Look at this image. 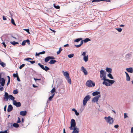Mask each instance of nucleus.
<instances>
[{
	"label": "nucleus",
	"instance_id": "46",
	"mask_svg": "<svg viewBox=\"0 0 133 133\" xmlns=\"http://www.w3.org/2000/svg\"><path fill=\"white\" fill-rule=\"evenodd\" d=\"M21 122V121L20 118H19V117H18V120L17 121V123H20Z\"/></svg>",
	"mask_w": 133,
	"mask_h": 133
},
{
	"label": "nucleus",
	"instance_id": "58",
	"mask_svg": "<svg viewBox=\"0 0 133 133\" xmlns=\"http://www.w3.org/2000/svg\"><path fill=\"white\" fill-rule=\"evenodd\" d=\"M6 105H5V106L4 107V111H5L6 110Z\"/></svg>",
	"mask_w": 133,
	"mask_h": 133
},
{
	"label": "nucleus",
	"instance_id": "1",
	"mask_svg": "<svg viewBox=\"0 0 133 133\" xmlns=\"http://www.w3.org/2000/svg\"><path fill=\"white\" fill-rule=\"evenodd\" d=\"M100 77L101 78V80H104L103 82L102 83L103 84H105H105L107 85V84L105 82V80L107 79L106 78V72L103 70H101L100 71Z\"/></svg>",
	"mask_w": 133,
	"mask_h": 133
},
{
	"label": "nucleus",
	"instance_id": "37",
	"mask_svg": "<svg viewBox=\"0 0 133 133\" xmlns=\"http://www.w3.org/2000/svg\"><path fill=\"white\" fill-rule=\"evenodd\" d=\"M13 75L14 77H16L17 78V77L18 76L17 73L16 74H14Z\"/></svg>",
	"mask_w": 133,
	"mask_h": 133
},
{
	"label": "nucleus",
	"instance_id": "51",
	"mask_svg": "<svg viewBox=\"0 0 133 133\" xmlns=\"http://www.w3.org/2000/svg\"><path fill=\"white\" fill-rule=\"evenodd\" d=\"M45 51H43L42 52H39V54H44L45 53Z\"/></svg>",
	"mask_w": 133,
	"mask_h": 133
},
{
	"label": "nucleus",
	"instance_id": "38",
	"mask_svg": "<svg viewBox=\"0 0 133 133\" xmlns=\"http://www.w3.org/2000/svg\"><path fill=\"white\" fill-rule=\"evenodd\" d=\"M25 66V64H23L22 65H21L19 67V69H21L23 67Z\"/></svg>",
	"mask_w": 133,
	"mask_h": 133
},
{
	"label": "nucleus",
	"instance_id": "49",
	"mask_svg": "<svg viewBox=\"0 0 133 133\" xmlns=\"http://www.w3.org/2000/svg\"><path fill=\"white\" fill-rule=\"evenodd\" d=\"M86 52H83L82 54V55L83 56H85L86 54Z\"/></svg>",
	"mask_w": 133,
	"mask_h": 133
},
{
	"label": "nucleus",
	"instance_id": "29",
	"mask_svg": "<svg viewBox=\"0 0 133 133\" xmlns=\"http://www.w3.org/2000/svg\"><path fill=\"white\" fill-rule=\"evenodd\" d=\"M55 95V94L54 93L52 94V95L50 96L49 98V101H51L52 100V98Z\"/></svg>",
	"mask_w": 133,
	"mask_h": 133
},
{
	"label": "nucleus",
	"instance_id": "7",
	"mask_svg": "<svg viewBox=\"0 0 133 133\" xmlns=\"http://www.w3.org/2000/svg\"><path fill=\"white\" fill-rule=\"evenodd\" d=\"M90 97L89 95L86 96L84 98L83 100V104L84 105H85L87 101L90 99Z\"/></svg>",
	"mask_w": 133,
	"mask_h": 133
},
{
	"label": "nucleus",
	"instance_id": "33",
	"mask_svg": "<svg viewBox=\"0 0 133 133\" xmlns=\"http://www.w3.org/2000/svg\"><path fill=\"white\" fill-rule=\"evenodd\" d=\"M54 6L55 8L58 9H59L60 6L59 5H56L55 4H54Z\"/></svg>",
	"mask_w": 133,
	"mask_h": 133
},
{
	"label": "nucleus",
	"instance_id": "62",
	"mask_svg": "<svg viewBox=\"0 0 133 133\" xmlns=\"http://www.w3.org/2000/svg\"><path fill=\"white\" fill-rule=\"evenodd\" d=\"M131 133H133V127H132L131 129Z\"/></svg>",
	"mask_w": 133,
	"mask_h": 133
},
{
	"label": "nucleus",
	"instance_id": "61",
	"mask_svg": "<svg viewBox=\"0 0 133 133\" xmlns=\"http://www.w3.org/2000/svg\"><path fill=\"white\" fill-rule=\"evenodd\" d=\"M69 46V45L68 44L65 45H64V47H68V46Z\"/></svg>",
	"mask_w": 133,
	"mask_h": 133
},
{
	"label": "nucleus",
	"instance_id": "36",
	"mask_svg": "<svg viewBox=\"0 0 133 133\" xmlns=\"http://www.w3.org/2000/svg\"><path fill=\"white\" fill-rule=\"evenodd\" d=\"M74 55L73 54H69L68 55V57L69 58H71L73 57Z\"/></svg>",
	"mask_w": 133,
	"mask_h": 133
},
{
	"label": "nucleus",
	"instance_id": "17",
	"mask_svg": "<svg viewBox=\"0 0 133 133\" xmlns=\"http://www.w3.org/2000/svg\"><path fill=\"white\" fill-rule=\"evenodd\" d=\"M27 112L26 111H21L20 112V114L23 116H25L26 115Z\"/></svg>",
	"mask_w": 133,
	"mask_h": 133
},
{
	"label": "nucleus",
	"instance_id": "14",
	"mask_svg": "<svg viewBox=\"0 0 133 133\" xmlns=\"http://www.w3.org/2000/svg\"><path fill=\"white\" fill-rule=\"evenodd\" d=\"M5 81L4 79L3 78L0 79V83H1V85L3 86L5 84Z\"/></svg>",
	"mask_w": 133,
	"mask_h": 133
},
{
	"label": "nucleus",
	"instance_id": "8",
	"mask_svg": "<svg viewBox=\"0 0 133 133\" xmlns=\"http://www.w3.org/2000/svg\"><path fill=\"white\" fill-rule=\"evenodd\" d=\"M38 65L42 69L46 71H47L48 70L50 69V68L48 67L45 66L44 67L43 65L41 64L40 63H39Z\"/></svg>",
	"mask_w": 133,
	"mask_h": 133
},
{
	"label": "nucleus",
	"instance_id": "23",
	"mask_svg": "<svg viewBox=\"0 0 133 133\" xmlns=\"http://www.w3.org/2000/svg\"><path fill=\"white\" fill-rule=\"evenodd\" d=\"M83 59L85 62H87L88 60V55L85 56L83 57Z\"/></svg>",
	"mask_w": 133,
	"mask_h": 133
},
{
	"label": "nucleus",
	"instance_id": "11",
	"mask_svg": "<svg viewBox=\"0 0 133 133\" xmlns=\"http://www.w3.org/2000/svg\"><path fill=\"white\" fill-rule=\"evenodd\" d=\"M81 70L84 73V74L85 75H88V72L86 70V69L84 68L83 66H82L81 67Z\"/></svg>",
	"mask_w": 133,
	"mask_h": 133
},
{
	"label": "nucleus",
	"instance_id": "35",
	"mask_svg": "<svg viewBox=\"0 0 133 133\" xmlns=\"http://www.w3.org/2000/svg\"><path fill=\"white\" fill-rule=\"evenodd\" d=\"M55 88H52V90L51 91V92L52 94H53L55 92Z\"/></svg>",
	"mask_w": 133,
	"mask_h": 133
},
{
	"label": "nucleus",
	"instance_id": "48",
	"mask_svg": "<svg viewBox=\"0 0 133 133\" xmlns=\"http://www.w3.org/2000/svg\"><path fill=\"white\" fill-rule=\"evenodd\" d=\"M128 116L127 115V114L125 113L124 114V118H126L128 117Z\"/></svg>",
	"mask_w": 133,
	"mask_h": 133
},
{
	"label": "nucleus",
	"instance_id": "10",
	"mask_svg": "<svg viewBox=\"0 0 133 133\" xmlns=\"http://www.w3.org/2000/svg\"><path fill=\"white\" fill-rule=\"evenodd\" d=\"M55 58L53 56H48L46 57L44 60V61L46 62H48L50 59H54Z\"/></svg>",
	"mask_w": 133,
	"mask_h": 133
},
{
	"label": "nucleus",
	"instance_id": "32",
	"mask_svg": "<svg viewBox=\"0 0 133 133\" xmlns=\"http://www.w3.org/2000/svg\"><path fill=\"white\" fill-rule=\"evenodd\" d=\"M108 76L111 79H113L114 78L112 75L111 74L109 73V74H108Z\"/></svg>",
	"mask_w": 133,
	"mask_h": 133
},
{
	"label": "nucleus",
	"instance_id": "47",
	"mask_svg": "<svg viewBox=\"0 0 133 133\" xmlns=\"http://www.w3.org/2000/svg\"><path fill=\"white\" fill-rule=\"evenodd\" d=\"M25 41H26V43L27 42L28 44L29 45H30V41L29 39H28L27 40H25Z\"/></svg>",
	"mask_w": 133,
	"mask_h": 133
},
{
	"label": "nucleus",
	"instance_id": "30",
	"mask_svg": "<svg viewBox=\"0 0 133 133\" xmlns=\"http://www.w3.org/2000/svg\"><path fill=\"white\" fill-rule=\"evenodd\" d=\"M90 39L89 38H87L85 39L84 40H83V41H84L85 43H86L89 41H90Z\"/></svg>",
	"mask_w": 133,
	"mask_h": 133
},
{
	"label": "nucleus",
	"instance_id": "44",
	"mask_svg": "<svg viewBox=\"0 0 133 133\" xmlns=\"http://www.w3.org/2000/svg\"><path fill=\"white\" fill-rule=\"evenodd\" d=\"M18 92L17 90H14L13 91V93L15 94H17Z\"/></svg>",
	"mask_w": 133,
	"mask_h": 133
},
{
	"label": "nucleus",
	"instance_id": "54",
	"mask_svg": "<svg viewBox=\"0 0 133 133\" xmlns=\"http://www.w3.org/2000/svg\"><path fill=\"white\" fill-rule=\"evenodd\" d=\"M114 127L116 128H117L118 127H119V126L117 124V125H115L114 126Z\"/></svg>",
	"mask_w": 133,
	"mask_h": 133
},
{
	"label": "nucleus",
	"instance_id": "55",
	"mask_svg": "<svg viewBox=\"0 0 133 133\" xmlns=\"http://www.w3.org/2000/svg\"><path fill=\"white\" fill-rule=\"evenodd\" d=\"M75 112V114L77 116H78L79 115V113L78 112H77V111H76Z\"/></svg>",
	"mask_w": 133,
	"mask_h": 133
},
{
	"label": "nucleus",
	"instance_id": "40",
	"mask_svg": "<svg viewBox=\"0 0 133 133\" xmlns=\"http://www.w3.org/2000/svg\"><path fill=\"white\" fill-rule=\"evenodd\" d=\"M116 29L119 32H121L122 31V29L121 28H116Z\"/></svg>",
	"mask_w": 133,
	"mask_h": 133
},
{
	"label": "nucleus",
	"instance_id": "50",
	"mask_svg": "<svg viewBox=\"0 0 133 133\" xmlns=\"http://www.w3.org/2000/svg\"><path fill=\"white\" fill-rule=\"evenodd\" d=\"M0 133H8L7 130H5L4 131H0Z\"/></svg>",
	"mask_w": 133,
	"mask_h": 133
},
{
	"label": "nucleus",
	"instance_id": "12",
	"mask_svg": "<svg viewBox=\"0 0 133 133\" xmlns=\"http://www.w3.org/2000/svg\"><path fill=\"white\" fill-rule=\"evenodd\" d=\"M13 104L17 107H19L21 106V103L20 102H17L16 101L14 100Z\"/></svg>",
	"mask_w": 133,
	"mask_h": 133
},
{
	"label": "nucleus",
	"instance_id": "42",
	"mask_svg": "<svg viewBox=\"0 0 133 133\" xmlns=\"http://www.w3.org/2000/svg\"><path fill=\"white\" fill-rule=\"evenodd\" d=\"M24 30L27 32L28 33L30 34L29 32V29H24Z\"/></svg>",
	"mask_w": 133,
	"mask_h": 133
},
{
	"label": "nucleus",
	"instance_id": "13",
	"mask_svg": "<svg viewBox=\"0 0 133 133\" xmlns=\"http://www.w3.org/2000/svg\"><path fill=\"white\" fill-rule=\"evenodd\" d=\"M4 96V99H6V101H8L9 96L8 93L7 92H5V93Z\"/></svg>",
	"mask_w": 133,
	"mask_h": 133
},
{
	"label": "nucleus",
	"instance_id": "16",
	"mask_svg": "<svg viewBox=\"0 0 133 133\" xmlns=\"http://www.w3.org/2000/svg\"><path fill=\"white\" fill-rule=\"evenodd\" d=\"M13 108L12 106L11 105H8V109L7 111L8 112H9L11 111L13 109Z\"/></svg>",
	"mask_w": 133,
	"mask_h": 133
},
{
	"label": "nucleus",
	"instance_id": "39",
	"mask_svg": "<svg viewBox=\"0 0 133 133\" xmlns=\"http://www.w3.org/2000/svg\"><path fill=\"white\" fill-rule=\"evenodd\" d=\"M26 43V41L25 40H24L22 42L21 45H22L24 46L25 45Z\"/></svg>",
	"mask_w": 133,
	"mask_h": 133
},
{
	"label": "nucleus",
	"instance_id": "2",
	"mask_svg": "<svg viewBox=\"0 0 133 133\" xmlns=\"http://www.w3.org/2000/svg\"><path fill=\"white\" fill-rule=\"evenodd\" d=\"M86 86L89 87H93L95 85V83L91 80L87 81L86 83Z\"/></svg>",
	"mask_w": 133,
	"mask_h": 133
},
{
	"label": "nucleus",
	"instance_id": "15",
	"mask_svg": "<svg viewBox=\"0 0 133 133\" xmlns=\"http://www.w3.org/2000/svg\"><path fill=\"white\" fill-rule=\"evenodd\" d=\"M73 131L72 132V133H78L79 132V129L77 127L73 128Z\"/></svg>",
	"mask_w": 133,
	"mask_h": 133
},
{
	"label": "nucleus",
	"instance_id": "5",
	"mask_svg": "<svg viewBox=\"0 0 133 133\" xmlns=\"http://www.w3.org/2000/svg\"><path fill=\"white\" fill-rule=\"evenodd\" d=\"M104 119H105L106 121L110 124H112L113 123L114 120L113 118L110 116L107 117H104Z\"/></svg>",
	"mask_w": 133,
	"mask_h": 133
},
{
	"label": "nucleus",
	"instance_id": "34",
	"mask_svg": "<svg viewBox=\"0 0 133 133\" xmlns=\"http://www.w3.org/2000/svg\"><path fill=\"white\" fill-rule=\"evenodd\" d=\"M11 22L14 25H16V24L14 20L12 18L11 19Z\"/></svg>",
	"mask_w": 133,
	"mask_h": 133
},
{
	"label": "nucleus",
	"instance_id": "53",
	"mask_svg": "<svg viewBox=\"0 0 133 133\" xmlns=\"http://www.w3.org/2000/svg\"><path fill=\"white\" fill-rule=\"evenodd\" d=\"M34 79L35 81H37V80L38 81L41 80V79H37V78H34Z\"/></svg>",
	"mask_w": 133,
	"mask_h": 133
},
{
	"label": "nucleus",
	"instance_id": "6",
	"mask_svg": "<svg viewBox=\"0 0 133 133\" xmlns=\"http://www.w3.org/2000/svg\"><path fill=\"white\" fill-rule=\"evenodd\" d=\"M105 82L107 84V85L105 84H105H105L106 86H108L110 85V84H112L114 83L115 82V81L113 80L106 79L105 80Z\"/></svg>",
	"mask_w": 133,
	"mask_h": 133
},
{
	"label": "nucleus",
	"instance_id": "19",
	"mask_svg": "<svg viewBox=\"0 0 133 133\" xmlns=\"http://www.w3.org/2000/svg\"><path fill=\"white\" fill-rule=\"evenodd\" d=\"M125 73L126 76V80L127 81H130V78L129 75L128 73L126 72H125Z\"/></svg>",
	"mask_w": 133,
	"mask_h": 133
},
{
	"label": "nucleus",
	"instance_id": "3",
	"mask_svg": "<svg viewBox=\"0 0 133 133\" xmlns=\"http://www.w3.org/2000/svg\"><path fill=\"white\" fill-rule=\"evenodd\" d=\"M76 127V122L75 120L73 119H71L70 122V127L69 128L71 130H73V128Z\"/></svg>",
	"mask_w": 133,
	"mask_h": 133
},
{
	"label": "nucleus",
	"instance_id": "25",
	"mask_svg": "<svg viewBox=\"0 0 133 133\" xmlns=\"http://www.w3.org/2000/svg\"><path fill=\"white\" fill-rule=\"evenodd\" d=\"M106 70L107 72H108L111 73L112 71L111 69L108 68H106Z\"/></svg>",
	"mask_w": 133,
	"mask_h": 133
},
{
	"label": "nucleus",
	"instance_id": "56",
	"mask_svg": "<svg viewBox=\"0 0 133 133\" xmlns=\"http://www.w3.org/2000/svg\"><path fill=\"white\" fill-rule=\"evenodd\" d=\"M3 19L4 20H6L7 19L4 16H3Z\"/></svg>",
	"mask_w": 133,
	"mask_h": 133
},
{
	"label": "nucleus",
	"instance_id": "59",
	"mask_svg": "<svg viewBox=\"0 0 133 133\" xmlns=\"http://www.w3.org/2000/svg\"><path fill=\"white\" fill-rule=\"evenodd\" d=\"M61 52V51L60 50H59L57 52V55L59 54Z\"/></svg>",
	"mask_w": 133,
	"mask_h": 133
},
{
	"label": "nucleus",
	"instance_id": "20",
	"mask_svg": "<svg viewBox=\"0 0 133 133\" xmlns=\"http://www.w3.org/2000/svg\"><path fill=\"white\" fill-rule=\"evenodd\" d=\"M83 43V40H82L80 43V44L78 45H75V46L77 48H79L81 46Z\"/></svg>",
	"mask_w": 133,
	"mask_h": 133
},
{
	"label": "nucleus",
	"instance_id": "60",
	"mask_svg": "<svg viewBox=\"0 0 133 133\" xmlns=\"http://www.w3.org/2000/svg\"><path fill=\"white\" fill-rule=\"evenodd\" d=\"M17 81H18L19 82V81H20V80L19 79V77H18V76L17 77Z\"/></svg>",
	"mask_w": 133,
	"mask_h": 133
},
{
	"label": "nucleus",
	"instance_id": "28",
	"mask_svg": "<svg viewBox=\"0 0 133 133\" xmlns=\"http://www.w3.org/2000/svg\"><path fill=\"white\" fill-rule=\"evenodd\" d=\"M7 77L8 78V81L7 84V85H9L10 83V78L9 76H8Z\"/></svg>",
	"mask_w": 133,
	"mask_h": 133
},
{
	"label": "nucleus",
	"instance_id": "41",
	"mask_svg": "<svg viewBox=\"0 0 133 133\" xmlns=\"http://www.w3.org/2000/svg\"><path fill=\"white\" fill-rule=\"evenodd\" d=\"M0 64L3 67L5 66V64L3 62H2L1 63H0Z\"/></svg>",
	"mask_w": 133,
	"mask_h": 133
},
{
	"label": "nucleus",
	"instance_id": "4",
	"mask_svg": "<svg viewBox=\"0 0 133 133\" xmlns=\"http://www.w3.org/2000/svg\"><path fill=\"white\" fill-rule=\"evenodd\" d=\"M63 73L64 76L65 77L66 79L68 81L70 84L71 83V80L70 78L69 74L67 72H64V71H63Z\"/></svg>",
	"mask_w": 133,
	"mask_h": 133
},
{
	"label": "nucleus",
	"instance_id": "27",
	"mask_svg": "<svg viewBox=\"0 0 133 133\" xmlns=\"http://www.w3.org/2000/svg\"><path fill=\"white\" fill-rule=\"evenodd\" d=\"M82 38H77L74 40V42H79L80 41L82 40Z\"/></svg>",
	"mask_w": 133,
	"mask_h": 133
},
{
	"label": "nucleus",
	"instance_id": "22",
	"mask_svg": "<svg viewBox=\"0 0 133 133\" xmlns=\"http://www.w3.org/2000/svg\"><path fill=\"white\" fill-rule=\"evenodd\" d=\"M57 62L55 60H51L49 62L50 64H53Z\"/></svg>",
	"mask_w": 133,
	"mask_h": 133
},
{
	"label": "nucleus",
	"instance_id": "64",
	"mask_svg": "<svg viewBox=\"0 0 133 133\" xmlns=\"http://www.w3.org/2000/svg\"><path fill=\"white\" fill-rule=\"evenodd\" d=\"M3 87H1L0 88V90L2 91H3Z\"/></svg>",
	"mask_w": 133,
	"mask_h": 133
},
{
	"label": "nucleus",
	"instance_id": "9",
	"mask_svg": "<svg viewBox=\"0 0 133 133\" xmlns=\"http://www.w3.org/2000/svg\"><path fill=\"white\" fill-rule=\"evenodd\" d=\"M101 97L100 95H98L94 97L92 99V102H97L99 99Z\"/></svg>",
	"mask_w": 133,
	"mask_h": 133
},
{
	"label": "nucleus",
	"instance_id": "57",
	"mask_svg": "<svg viewBox=\"0 0 133 133\" xmlns=\"http://www.w3.org/2000/svg\"><path fill=\"white\" fill-rule=\"evenodd\" d=\"M2 44L3 45L5 48L6 46V45L5 44V43L4 42H3Z\"/></svg>",
	"mask_w": 133,
	"mask_h": 133
},
{
	"label": "nucleus",
	"instance_id": "31",
	"mask_svg": "<svg viewBox=\"0 0 133 133\" xmlns=\"http://www.w3.org/2000/svg\"><path fill=\"white\" fill-rule=\"evenodd\" d=\"M9 98H10L11 100H14L15 99V98L11 95H9Z\"/></svg>",
	"mask_w": 133,
	"mask_h": 133
},
{
	"label": "nucleus",
	"instance_id": "24",
	"mask_svg": "<svg viewBox=\"0 0 133 133\" xmlns=\"http://www.w3.org/2000/svg\"><path fill=\"white\" fill-rule=\"evenodd\" d=\"M13 126L15 128H18L19 127V125L17 123H14L13 124Z\"/></svg>",
	"mask_w": 133,
	"mask_h": 133
},
{
	"label": "nucleus",
	"instance_id": "26",
	"mask_svg": "<svg viewBox=\"0 0 133 133\" xmlns=\"http://www.w3.org/2000/svg\"><path fill=\"white\" fill-rule=\"evenodd\" d=\"M10 43L13 45H15L16 44H18L19 43L18 42L14 41L13 42H11Z\"/></svg>",
	"mask_w": 133,
	"mask_h": 133
},
{
	"label": "nucleus",
	"instance_id": "63",
	"mask_svg": "<svg viewBox=\"0 0 133 133\" xmlns=\"http://www.w3.org/2000/svg\"><path fill=\"white\" fill-rule=\"evenodd\" d=\"M72 111H74L75 112V111H77L75 109L73 108L72 109Z\"/></svg>",
	"mask_w": 133,
	"mask_h": 133
},
{
	"label": "nucleus",
	"instance_id": "18",
	"mask_svg": "<svg viewBox=\"0 0 133 133\" xmlns=\"http://www.w3.org/2000/svg\"><path fill=\"white\" fill-rule=\"evenodd\" d=\"M126 70L128 72L132 73L133 72V69L132 68H127Z\"/></svg>",
	"mask_w": 133,
	"mask_h": 133
},
{
	"label": "nucleus",
	"instance_id": "45",
	"mask_svg": "<svg viewBox=\"0 0 133 133\" xmlns=\"http://www.w3.org/2000/svg\"><path fill=\"white\" fill-rule=\"evenodd\" d=\"M32 59L31 58H25L24 59V60L25 61H29V60H32Z\"/></svg>",
	"mask_w": 133,
	"mask_h": 133
},
{
	"label": "nucleus",
	"instance_id": "21",
	"mask_svg": "<svg viewBox=\"0 0 133 133\" xmlns=\"http://www.w3.org/2000/svg\"><path fill=\"white\" fill-rule=\"evenodd\" d=\"M100 94V93L99 92L96 91L93 92L92 93V95L93 96H94L97 95H98Z\"/></svg>",
	"mask_w": 133,
	"mask_h": 133
},
{
	"label": "nucleus",
	"instance_id": "52",
	"mask_svg": "<svg viewBox=\"0 0 133 133\" xmlns=\"http://www.w3.org/2000/svg\"><path fill=\"white\" fill-rule=\"evenodd\" d=\"M29 62H30L31 64H33L35 63V62L34 61H29Z\"/></svg>",
	"mask_w": 133,
	"mask_h": 133
},
{
	"label": "nucleus",
	"instance_id": "43",
	"mask_svg": "<svg viewBox=\"0 0 133 133\" xmlns=\"http://www.w3.org/2000/svg\"><path fill=\"white\" fill-rule=\"evenodd\" d=\"M94 2H99L101 1H107V0H93Z\"/></svg>",
	"mask_w": 133,
	"mask_h": 133
}]
</instances>
